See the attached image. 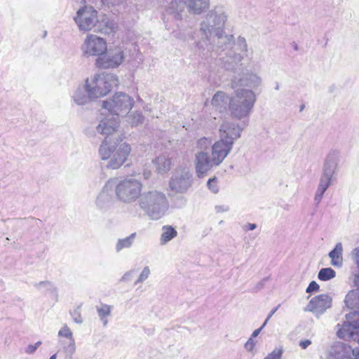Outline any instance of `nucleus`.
<instances>
[{
    "label": "nucleus",
    "instance_id": "nucleus-47",
    "mask_svg": "<svg viewBox=\"0 0 359 359\" xmlns=\"http://www.w3.org/2000/svg\"><path fill=\"white\" fill-rule=\"evenodd\" d=\"M319 285L314 280L311 281L307 287L306 292L307 293L316 292L319 290Z\"/></svg>",
    "mask_w": 359,
    "mask_h": 359
},
{
    "label": "nucleus",
    "instance_id": "nucleus-33",
    "mask_svg": "<svg viewBox=\"0 0 359 359\" xmlns=\"http://www.w3.org/2000/svg\"><path fill=\"white\" fill-rule=\"evenodd\" d=\"M60 344L62 346V351L65 353L68 359H74L73 355L76 352L75 339L60 340Z\"/></svg>",
    "mask_w": 359,
    "mask_h": 359
},
{
    "label": "nucleus",
    "instance_id": "nucleus-25",
    "mask_svg": "<svg viewBox=\"0 0 359 359\" xmlns=\"http://www.w3.org/2000/svg\"><path fill=\"white\" fill-rule=\"evenodd\" d=\"M224 30H222L220 34L213 33L212 35L216 38L214 42L216 43V51L221 50L222 51L226 52L229 49H232L231 46L234 44V36L232 34H224Z\"/></svg>",
    "mask_w": 359,
    "mask_h": 359
},
{
    "label": "nucleus",
    "instance_id": "nucleus-18",
    "mask_svg": "<svg viewBox=\"0 0 359 359\" xmlns=\"http://www.w3.org/2000/svg\"><path fill=\"white\" fill-rule=\"evenodd\" d=\"M119 118L117 116L112 114H107L104 118H102L100 123L96 127V130L98 133L105 135V138L110 140L112 142L111 136L117 130L119 126Z\"/></svg>",
    "mask_w": 359,
    "mask_h": 359
},
{
    "label": "nucleus",
    "instance_id": "nucleus-8",
    "mask_svg": "<svg viewBox=\"0 0 359 359\" xmlns=\"http://www.w3.org/2000/svg\"><path fill=\"white\" fill-rule=\"evenodd\" d=\"M134 104L133 99L124 93H116L109 100L103 101L102 107L110 114L122 116L128 113Z\"/></svg>",
    "mask_w": 359,
    "mask_h": 359
},
{
    "label": "nucleus",
    "instance_id": "nucleus-40",
    "mask_svg": "<svg viewBox=\"0 0 359 359\" xmlns=\"http://www.w3.org/2000/svg\"><path fill=\"white\" fill-rule=\"evenodd\" d=\"M207 186L210 191L217 194L219 191V187L217 185V178L216 177L210 178L207 182Z\"/></svg>",
    "mask_w": 359,
    "mask_h": 359
},
{
    "label": "nucleus",
    "instance_id": "nucleus-39",
    "mask_svg": "<svg viewBox=\"0 0 359 359\" xmlns=\"http://www.w3.org/2000/svg\"><path fill=\"white\" fill-rule=\"evenodd\" d=\"M81 306H79L73 311H70L69 313L72 317L74 321L77 324H81L83 323V319L80 312Z\"/></svg>",
    "mask_w": 359,
    "mask_h": 359
},
{
    "label": "nucleus",
    "instance_id": "nucleus-63",
    "mask_svg": "<svg viewBox=\"0 0 359 359\" xmlns=\"http://www.w3.org/2000/svg\"><path fill=\"white\" fill-rule=\"evenodd\" d=\"M46 34H47V32H45V33H43L44 36H46Z\"/></svg>",
    "mask_w": 359,
    "mask_h": 359
},
{
    "label": "nucleus",
    "instance_id": "nucleus-13",
    "mask_svg": "<svg viewBox=\"0 0 359 359\" xmlns=\"http://www.w3.org/2000/svg\"><path fill=\"white\" fill-rule=\"evenodd\" d=\"M97 18V11L93 7L85 6L77 11L74 20L80 29L89 31L94 28Z\"/></svg>",
    "mask_w": 359,
    "mask_h": 359
},
{
    "label": "nucleus",
    "instance_id": "nucleus-61",
    "mask_svg": "<svg viewBox=\"0 0 359 359\" xmlns=\"http://www.w3.org/2000/svg\"><path fill=\"white\" fill-rule=\"evenodd\" d=\"M304 108V105H302L301 107H300V111H302Z\"/></svg>",
    "mask_w": 359,
    "mask_h": 359
},
{
    "label": "nucleus",
    "instance_id": "nucleus-5",
    "mask_svg": "<svg viewBox=\"0 0 359 359\" xmlns=\"http://www.w3.org/2000/svg\"><path fill=\"white\" fill-rule=\"evenodd\" d=\"M227 20L225 8L221 5L215 6L207 11L205 18L201 22V31L210 41L209 36H212L213 33L220 34L224 30Z\"/></svg>",
    "mask_w": 359,
    "mask_h": 359
},
{
    "label": "nucleus",
    "instance_id": "nucleus-57",
    "mask_svg": "<svg viewBox=\"0 0 359 359\" xmlns=\"http://www.w3.org/2000/svg\"><path fill=\"white\" fill-rule=\"evenodd\" d=\"M292 47L294 50H298V45L296 43H293Z\"/></svg>",
    "mask_w": 359,
    "mask_h": 359
},
{
    "label": "nucleus",
    "instance_id": "nucleus-24",
    "mask_svg": "<svg viewBox=\"0 0 359 359\" xmlns=\"http://www.w3.org/2000/svg\"><path fill=\"white\" fill-rule=\"evenodd\" d=\"M185 4L189 14L201 15L209 10L210 0H185Z\"/></svg>",
    "mask_w": 359,
    "mask_h": 359
},
{
    "label": "nucleus",
    "instance_id": "nucleus-50",
    "mask_svg": "<svg viewBox=\"0 0 359 359\" xmlns=\"http://www.w3.org/2000/svg\"><path fill=\"white\" fill-rule=\"evenodd\" d=\"M266 321H264V323L262 324V325L258 328V329H256L255 330L253 331V332L252 333L251 336H250V338L252 339H254L255 337H257L259 334L260 333V332L262 331V330L266 326Z\"/></svg>",
    "mask_w": 359,
    "mask_h": 359
},
{
    "label": "nucleus",
    "instance_id": "nucleus-53",
    "mask_svg": "<svg viewBox=\"0 0 359 359\" xmlns=\"http://www.w3.org/2000/svg\"><path fill=\"white\" fill-rule=\"evenodd\" d=\"M280 306V305H278L276 307H275L274 309H273L270 313H269L266 319L265 320V321H266V323L269 321V320L273 316V315L278 311V309H279V307Z\"/></svg>",
    "mask_w": 359,
    "mask_h": 359
},
{
    "label": "nucleus",
    "instance_id": "nucleus-60",
    "mask_svg": "<svg viewBox=\"0 0 359 359\" xmlns=\"http://www.w3.org/2000/svg\"><path fill=\"white\" fill-rule=\"evenodd\" d=\"M149 173H146V172H144V178H146V179H147V178H148V177H149Z\"/></svg>",
    "mask_w": 359,
    "mask_h": 359
},
{
    "label": "nucleus",
    "instance_id": "nucleus-26",
    "mask_svg": "<svg viewBox=\"0 0 359 359\" xmlns=\"http://www.w3.org/2000/svg\"><path fill=\"white\" fill-rule=\"evenodd\" d=\"M116 26L115 22L110 20L106 15L102 16L100 19L97 18L94 27V31L104 34H110L115 32Z\"/></svg>",
    "mask_w": 359,
    "mask_h": 359
},
{
    "label": "nucleus",
    "instance_id": "nucleus-42",
    "mask_svg": "<svg viewBox=\"0 0 359 359\" xmlns=\"http://www.w3.org/2000/svg\"><path fill=\"white\" fill-rule=\"evenodd\" d=\"M211 144V140L206 137H203L197 141L196 146L201 151L205 150Z\"/></svg>",
    "mask_w": 359,
    "mask_h": 359
},
{
    "label": "nucleus",
    "instance_id": "nucleus-58",
    "mask_svg": "<svg viewBox=\"0 0 359 359\" xmlns=\"http://www.w3.org/2000/svg\"><path fill=\"white\" fill-rule=\"evenodd\" d=\"M263 285H264V283L262 282H260V283H258L257 287L258 288H261V287H263Z\"/></svg>",
    "mask_w": 359,
    "mask_h": 359
},
{
    "label": "nucleus",
    "instance_id": "nucleus-30",
    "mask_svg": "<svg viewBox=\"0 0 359 359\" xmlns=\"http://www.w3.org/2000/svg\"><path fill=\"white\" fill-rule=\"evenodd\" d=\"M154 163L158 172L163 174L170 170L172 162L168 156L161 155L155 158Z\"/></svg>",
    "mask_w": 359,
    "mask_h": 359
},
{
    "label": "nucleus",
    "instance_id": "nucleus-45",
    "mask_svg": "<svg viewBox=\"0 0 359 359\" xmlns=\"http://www.w3.org/2000/svg\"><path fill=\"white\" fill-rule=\"evenodd\" d=\"M41 344L42 342L41 341H39L34 344H29L25 348V352L27 354H33L36 352V351Z\"/></svg>",
    "mask_w": 359,
    "mask_h": 359
},
{
    "label": "nucleus",
    "instance_id": "nucleus-49",
    "mask_svg": "<svg viewBox=\"0 0 359 359\" xmlns=\"http://www.w3.org/2000/svg\"><path fill=\"white\" fill-rule=\"evenodd\" d=\"M126 0H102V1L107 5H111V6H118L124 2H126Z\"/></svg>",
    "mask_w": 359,
    "mask_h": 359
},
{
    "label": "nucleus",
    "instance_id": "nucleus-2",
    "mask_svg": "<svg viewBox=\"0 0 359 359\" xmlns=\"http://www.w3.org/2000/svg\"><path fill=\"white\" fill-rule=\"evenodd\" d=\"M122 140L118 138L116 142H110L104 139L99 148V155L102 160L109 159L107 167L110 169L119 168L127 160L130 151V145L127 143L118 144Z\"/></svg>",
    "mask_w": 359,
    "mask_h": 359
},
{
    "label": "nucleus",
    "instance_id": "nucleus-21",
    "mask_svg": "<svg viewBox=\"0 0 359 359\" xmlns=\"http://www.w3.org/2000/svg\"><path fill=\"white\" fill-rule=\"evenodd\" d=\"M72 100L79 106H83L95 100L89 86V79H87L84 84L79 85L73 92Z\"/></svg>",
    "mask_w": 359,
    "mask_h": 359
},
{
    "label": "nucleus",
    "instance_id": "nucleus-32",
    "mask_svg": "<svg viewBox=\"0 0 359 359\" xmlns=\"http://www.w3.org/2000/svg\"><path fill=\"white\" fill-rule=\"evenodd\" d=\"M344 303L350 309H359V290H352L349 291L346 295Z\"/></svg>",
    "mask_w": 359,
    "mask_h": 359
},
{
    "label": "nucleus",
    "instance_id": "nucleus-37",
    "mask_svg": "<svg viewBox=\"0 0 359 359\" xmlns=\"http://www.w3.org/2000/svg\"><path fill=\"white\" fill-rule=\"evenodd\" d=\"M144 119L143 115L139 111L133 112L127 116V121L133 126L142 123Z\"/></svg>",
    "mask_w": 359,
    "mask_h": 359
},
{
    "label": "nucleus",
    "instance_id": "nucleus-10",
    "mask_svg": "<svg viewBox=\"0 0 359 359\" xmlns=\"http://www.w3.org/2000/svg\"><path fill=\"white\" fill-rule=\"evenodd\" d=\"M81 50L86 57H101L107 50L106 41L96 35L89 34L86 36Z\"/></svg>",
    "mask_w": 359,
    "mask_h": 359
},
{
    "label": "nucleus",
    "instance_id": "nucleus-35",
    "mask_svg": "<svg viewBox=\"0 0 359 359\" xmlns=\"http://www.w3.org/2000/svg\"><path fill=\"white\" fill-rule=\"evenodd\" d=\"M97 311L103 325L106 326L108 323L107 317L111 313V306L108 304H102L100 307L97 306Z\"/></svg>",
    "mask_w": 359,
    "mask_h": 359
},
{
    "label": "nucleus",
    "instance_id": "nucleus-15",
    "mask_svg": "<svg viewBox=\"0 0 359 359\" xmlns=\"http://www.w3.org/2000/svg\"><path fill=\"white\" fill-rule=\"evenodd\" d=\"M185 8V0H171L168 2L165 8V12L163 14V20L167 29H170L167 24L169 18L170 17L177 21L182 20L186 16Z\"/></svg>",
    "mask_w": 359,
    "mask_h": 359
},
{
    "label": "nucleus",
    "instance_id": "nucleus-11",
    "mask_svg": "<svg viewBox=\"0 0 359 359\" xmlns=\"http://www.w3.org/2000/svg\"><path fill=\"white\" fill-rule=\"evenodd\" d=\"M248 125V119H245L241 125L231 121L224 122L219 128L220 140L233 147L235 140L241 137L242 130Z\"/></svg>",
    "mask_w": 359,
    "mask_h": 359
},
{
    "label": "nucleus",
    "instance_id": "nucleus-17",
    "mask_svg": "<svg viewBox=\"0 0 359 359\" xmlns=\"http://www.w3.org/2000/svg\"><path fill=\"white\" fill-rule=\"evenodd\" d=\"M332 299L327 294H321L313 297L309 302L305 311L312 312L315 316H319L331 307Z\"/></svg>",
    "mask_w": 359,
    "mask_h": 359
},
{
    "label": "nucleus",
    "instance_id": "nucleus-20",
    "mask_svg": "<svg viewBox=\"0 0 359 359\" xmlns=\"http://www.w3.org/2000/svg\"><path fill=\"white\" fill-rule=\"evenodd\" d=\"M339 160V151L331 149L324 161L321 175L332 180L334 175L337 173Z\"/></svg>",
    "mask_w": 359,
    "mask_h": 359
},
{
    "label": "nucleus",
    "instance_id": "nucleus-27",
    "mask_svg": "<svg viewBox=\"0 0 359 359\" xmlns=\"http://www.w3.org/2000/svg\"><path fill=\"white\" fill-rule=\"evenodd\" d=\"M231 97L222 91H217L213 96L211 103L213 107L219 112L225 111L229 107L230 109Z\"/></svg>",
    "mask_w": 359,
    "mask_h": 359
},
{
    "label": "nucleus",
    "instance_id": "nucleus-46",
    "mask_svg": "<svg viewBox=\"0 0 359 359\" xmlns=\"http://www.w3.org/2000/svg\"><path fill=\"white\" fill-rule=\"evenodd\" d=\"M282 353L281 350H274L269 353L264 359H281Z\"/></svg>",
    "mask_w": 359,
    "mask_h": 359
},
{
    "label": "nucleus",
    "instance_id": "nucleus-1",
    "mask_svg": "<svg viewBox=\"0 0 359 359\" xmlns=\"http://www.w3.org/2000/svg\"><path fill=\"white\" fill-rule=\"evenodd\" d=\"M137 205L152 220L162 218L169 208V202L165 194L154 189L142 192L137 200Z\"/></svg>",
    "mask_w": 359,
    "mask_h": 359
},
{
    "label": "nucleus",
    "instance_id": "nucleus-51",
    "mask_svg": "<svg viewBox=\"0 0 359 359\" xmlns=\"http://www.w3.org/2000/svg\"><path fill=\"white\" fill-rule=\"evenodd\" d=\"M216 212H224L229 210V207L228 205H216L215 208Z\"/></svg>",
    "mask_w": 359,
    "mask_h": 359
},
{
    "label": "nucleus",
    "instance_id": "nucleus-38",
    "mask_svg": "<svg viewBox=\"0 0 359 359\" xmlns=\"http://www.w3.org/2000/svg\"><path fill=\"white\" fill-rule=\"evenodd\" d=\"M57 334L59 337L66 338L67 339H74L73 337V332L66 324L61 327Z\"/></svg>",
    "mask_w": 359,
    "mask_h": 359
},
{
    "label": "nucleus",
    "instance_id": "nucleus-56",
    "mask_svg": "<svg viewBox=\"0 0 359 359\" xmlns=\"http://www.w3.org/2000/svg\"><path fill=\"white\" fill-rule=\"evenodd\" d=\"M353 355H354V359H359V349H353Z\"/></svg>",
    "mask_w": 359,
    "mask_h": 359
},
{
    "label": "nucleus",
    "instance_id": "nucleus-16",
    "mask_svg": "<svg viewBox=\"0 0 359 359\" xmlns=\"http://www.w3.org/2000/svg\"><path fill=\"white\" fill-rule=\"evenodd\" d=\"M262 83V79L256 74L246 72L234 76L231 79V86L233 89L248 87L252 89L257 88Z\"/></svg>",
    "mask_w": 359,
    "mask_h": 359
},
{
    "label": "nucleus",
    "instance_id": "nucleus-31",
    "mask_svg": "<svg viewBox=\"0 0 359 359\" xmlns=\"http://www.w3.org/2000/svg\"><path fill=\"white\" fill-rule=\"evenodd\" d=\"M177 236V230L170 225H165L162 227V233L160 238V244L165 245Z\"/></svg>",
    "mask_w": 359,
    "mask_h": 359
},
{
    "label": "nucleus",
    "instance_id": "nucleus-4",
    "mask_svg": "<svg viewBox=\"0 0 359 359\" xmlns=\"http://www.w3.org/2000/svg\"><path fill=\"white\" fill-rule=\"evenodd\" d=\"M234 95L231 97L230 112L237 119H248L257 100L252 90L245 88L234 89Z\"/></svg>",
    "mask_w": 359,
    "mask_h": 359
},
{
    "label": "nucleus",
    "instance_id": "nucleus-59",
    "mask_svg": "<svg viewBox=\"0 0 359 359\" xmlns=\"http://www.w3.org/2000/svg\"><path fill=\"white\" fill-rule=\"evenodd\" d=\"M56 358H57V355H56V353H55V354L52 355L50 357V358H49V359H56Z\"/></svg>",
    "mask_w": 359,
    "mask_h": 359
},
{
    "label": "nucleus",
    "instance_id": "nucleus-34",
    "mask_svg": "<svg viewBox=\"0 0 359 359\" xmlns=\"http://www.w3.org/2000/svg\"><path fill=\"white\" fill-rule=\"evenodd\" d=\"M136 236V233H133L128 237L119 238L115 246L116 251L119 252L123 249L130 248L135 241Z\"/></svg>",
    "mask_w": 359,
    "mask_h": 359
},
{
    "label": "nucleus",
    "instance_id": "nucleus-48",
    "mask_svg": "<svg viewBox=\"0 0 359 359\" xmlns=\"http://www.w3.org/2000/svg\"><path fill=\"white\" fill-rule=\"evenodd\" d=\"M34 286L38 289H41V287H46L48 290L53 289L55 290V288L53 287L51 283L48 281H41L40 283H35Z\"/></svg>",
    "mask_w": 359,
    "mask_h": 359
},
{
    "label": "nucleus",
    "instance_id": "nucleus-3",
    "mask_svg": "<svg viewBox=\"0 0 359 359\" xmlns=\"http://www.w3.org/2000/svg\"><path fill=\"white\" fill-rule=\"evenodd\" d=\"M111 186L118 201L129 204L137 201L142 193V182L133 177L110 178Z\"/></svg>",
    "mask_w": 359,
    "mask_h": 359
},
{
    "label": "nucleus",
    "instance_id": "nucleus-36",
    "mask_svg": "<svg viewBox=\"0 0 359 359\" xmlns=\"http://www.w3.org/2000/svg\"><path fill=\"white\" fill-rule=\"evenodd\" d=\"M336 276V272L335 271L330 268H323L321 269L318 274V278L319 280L322 281H327L332 278H334Z\"/></svg>",
    "mask_w": 359,
    "mask_h": 359
},
{
    "label": "nucleus",
    "instance_id": "nucleus-22",
    "mask_svg": "<svg viewBox=\"0 0 359 359\" xmlns=\"http://www.w3.org/2000/svg\"><path fill=\"white\" fill-rule=\"evenodd\" d=\"M196 172L198 177H203L214 166L215 162L208 152L201 151L195 155Z\"/></svg>",
    "mask_w": 359,
    "mask_h": 359
},
{
    "label": "nucleus",
    "instance_id": "nucleus-7",
    "mask_svg": "<svg viewBox=\"0 0 359 359\" xmlns=\"http://www.w3.org/2000/svg\"><path fill=\"white\" fill-rule=\"evenodd\" d=\"M118 84V77L111 73L95 74L89 79V86L95 99L105 96Z\"/></svg>",
    "mask_w": 359,
    "mask_h": 359
},
{
    "label": "nucleus",
    "instance_id": "nucleus-6",
    "mask_svg": "<svg viewBox=\"0 0 359 359\" xmlns=\"http://www.w3.org/2000/svg\"><path fill=\"white\" fill-rule=\"evenodd\" d=\"M236 49H229L225 57H220L223 67L227 71L236 72L241 69L242 60L248 56V44L245 39L239 36L235 43Z\"/></svg>",
    "mask_w": 359,
    "mask_h": 359
},
{
    "label": "nucleus",
    "instance_id": "nucleus-55",
    "mask_svg": "<svg viewBox=\"0 0 359 359\" xmlns=\"http://www.w3.org/2000/svg\"><path fill=\"white\" fill-rule=\"evenodd\" d=\"M247 228L248 230L250 231H252L254 229H255L257 228V224H252V223H249L247 226Z\"/></svg>",
    "mask_w": 359,
    "mask_h": 359
},
{
    "label": "nucleus",
    "instance_id": "nucleus-64",
    "mask_svg": "<svg viewBox=\"0 0 359 359\" xmlns=\"http://www.w3.org/2000/svg\"><path fill=\"white\" fill-rule=\"evenodd\" d=\"M353 341H357L359 342V339H353Z\"/></svg>",
    "mask_w": 359,
    "mask_h": 359
},
{
    "label": "nucleus",
    "instance_id": "nucleus-23",
    "mask_svg": "<svg viewBox=\"0 0 359 359\" xmlns=\"http://www.w3.org/2000/svg\"><path fill=\"white\" fill-rule=\"evenodd\" d=\"M232 149L231 143H225L223 140H218L212 146V159L215 162V166H218Z\"/></svg>",
    "mask_w": 359,
    "mask_h": 359
},
{
    "label": "nucleus",
    "instance_id": "nucleus-54",
    "mask_svg": "<svg viewBox=\"0 0 359 359\" xmlns=\"http://www.w3.org/2000/svg\"><path fill=\"white\" fill-rule=\"evenodd\" d=\"M353 282L355 285L358 287L356 290H359V273L355 275Z\"/></svg>",
    "mask_w": 359,
    "mask_h": 359
},
{
    "label": "nucleus",
    "instance_id": "nucleus-44",
    "mask_svg": "<svg viewBox=\"0 0 359 359\" xmlns=\"http://www.w3.org/2000/svg\"><path fill=\"white\" fill-rule=\"evenodd\" d=\"M256 345V342L255 341L254 339L249 338L248 340L246 341V343L244 345V348L248 351V352L255 353V347Z\"/></svg>",
    "mask_w": 359,
    "mask_h": 359
},
{
    "label": "nucleus",
    "instance_id": "nucleus-29",
    "mask_svg": "<svg viewBox=\"0 0 359 359\" xmlns=\"http://www.w3.org/2000/svg\"><path fill=\"white\" fill-rule=\"evenodd\" d=\"M332 180L324 176H320L319 184L314 196V202L316 205H318L323 197L326 190L331 185Z\"/></svg>",
    "mask_w": 359,
    "mask_h": 359
},
{
    "label": "nucleus",
    "instance_id": "nucleus-12",
    "mask_svg": "<svg viewBox=\"0 0 359 359\" xmlns=\"http://www.w3.org/2000/svg\"><path fill=\"white\" fill-rule=\"evenodd\" d=\"M125 55L121 48L107 50L101 57H97L95 66L100 69L116 68L124 60Z\"/></svg>",
    "mask_w": 359,
    "mask_h": 359
},
{
    "label": "nucleus",
    "instance_id": "nucleus-19",
    "mask_svg": "<svg viewBox=\"0 0 359 359\" xmlns=\"http://www.w3.org/2000/svg\"><path fill=\"white\" fill-rule=\"evenodd\" d=\"M170 188L177 193H184L191 185V175L187 170L177 171L170 181Z\"/></svg>",
    "mask_w": 359,
    "mask_h": 359
},
{
    "label": "nucleus",
    "instance_id": "nucleus-41",
    "mask_svg": "<svg viewBox=\"0 0 359 359\" xmlns=\"http://www.w3.org/2000/svg\"><path fill=\"white\" fill-rule=\"evenodd\" d=\"M150 274V269L149 266H145L140 274L138 278L135 282V285H137L140 283H142L146 280Z\"/></svg>",
    "mask_w": 359,
    "mask_h": 359
},
{
    "label": "nucleus",
    "instance_id": "nucleus-52",
    "mask_svg": "<svg viewBox=\"0 0 359 359\" xmlns=\"http://www.w3.org/2000/svg\"><path fill=\"white\" fill-rule=\"evenodd\" d=\"M311 344V341L309 339L302 340L299 342V346L302 349H306L309 345Z\"/></svg>",
    "mask_w": 359,
    "mask_h": 359
},
{
    "label": "nucleus",
    "instance_id": "nucleus-9",
    "mask_svg": "<svg viewBox=\"0 0 359 359\" xmlns=\"http://www.w3.org/2000/svg\"><path fill=\"white\" fill-rule=\"evenodd\" d=\"M346 320L337 331L339 338L348 339H359V311H353L346 315Z\"/></svg>",
    "mask_w": 359,
    "mask_h": 359
},
{
    "label": "nucleus",
    "instance_id": "nucleus-62",
    "mask_svg": "<svg viewBox=\"0 0 359 359\" xmlns=\"http://www.w3.org/2000/svg\"><path fill=\"white\" fill-rule=\"evenodd\" d=\"M276 88V90H278V88H279V86H278V84H277V86H276V88Z\"/></svg>",
    "mask_w": 359,
    "mask_h": 359
},
{
    "label": "nucleus",
    "instance_id": "nucleus-14",
    "mask_svg": "<svg viewBox=\"0 0 359 359\" xmlns=\"http://www.w3.org/2000/svg\"><path fill=\"white\" fill-rule=\"evenodd\" d=\"M114 194L111 182L108 180L96 196L95 200L96 209L102 213L109 211L115 202Z\"/></svg>",
    "mask_w": 359,
    "mask_h": 359
},
{
    "label": "nucleus",
    "instance_id": "nucleus-28",
    "mask_svg": "<svg viewBox=\"0 0 359 359\" xmlns=\"http://www.w3.org/2000/svg\"><path fill=\"white\" fill-rule=\"evenodd\" d=\"M343 246L341 243H337L334 248L329 252L331 264L335 267H341L343 264Z\"/></svg>",
    "mask_w": 359,
    "mask_h": 359
},
{
    "label": "nucleus",
    "instance_id": "nucleus-43",
    "mask_svg": "<svg viewBox=\"0 0 359 359\" xmlns=\"http://www.w3.org/2000/svg\"><path fill=\"white\" fill-rule=\"evenodd\" d=\"M137 272V270L135 269H133L126 273L123 274V276L121 277L120 281L121 282H128L131 280L132 277L136 274Z\"/></svg>",
    "mask_w": 359,
    "mask_h": 359
}]
</instances>
